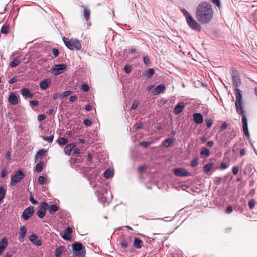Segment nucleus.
<instances>
[{"label":"nucleus","instance_id":"27","mask_svg":"<svg viewBox=\"0 0 257 257\" xmlns=\"http://www.w3.org/2000/svg\"><path fill=\"white\" fill-rule=\"evenodd\" d=\"M143 245V242L142 240L138 237H135L134 239V246L137 248H140Z\"/></svg>","mask_w":257,"mask_h":257},{"label":"nucleus","instance_id":"26","mask_svg":"<svg viewBox=\"0 0 257 257\" xmlns=\"http://www.w3.org/2000/svg\"><path fill=\"white\" fill-rule=\"evenodd\" d=\"M200 156L202 158L208 157L210 155L209 150L206 148H203L200 152Z\"/></svg>","mask_w":257,"mask_h":257},{"label":"nucleus","instance_id":"48","mask_svg":"<svg viewBox=\"0 0 257 257\" xmlns=\"http://www.w3.org/2000/svg\"><path fill=\"white\" fill-rule=\"evenodd\" d=\"M45 151L43 149L40 150L36 154V158L42 156L45 154Z\"/></svg>","mask_w":257,"mask_h":257},{"label":"nucleus","instance_id":"41","mask_svg":"<svg viewBox=\"0 0 257 257\" xmlns=\"http://www.w3.org/2000/svg\"><path fill=\"white\" fill-rule=\"evenodd\" d=\"M9 30V26L4 25L1 29V33L3 34H7L8 33Z\"/></svg>","mask_w":257,"mask_h":257},{"label":"nucleus","instance_id":"16","mask_svg":"<svg viewBox=\"0 0 257 257\" xmlns=\"http://www.w3.org/2000/svg\"><path fill=\"white\" fill-rule=\"evenodd\" d=\"M234 92H235V98H236L235 103L243 102L242 100V95L241 91L240 90H239V89L236 88L234 89Z\"/></svg>","mask_w":257,"mask_h":257},{"label":"nucleus","instance_id":"64","mask_svg":"<svg viewBox=\"0 0 257 257\" xmlns=\"http://www.w3.org/2000/svg\"><path fill=\"white\" fill-rule=\"evenodd\" d=\"M134 126L135 127V128L138 130L142 127V123H136Z\"/></svg>","mask_w":257,"mask_h":257},{"label":"nucleus","instance_id":"31","mask_svg":"<svg viewBox=\"0 0 257 257\" xmlns=\"http://www.w3.org/2000/svg\"><path fill=\"white\" fill-rule=\"evenodd\" d=\"M83 14L86 21H87L90 18V11L86 8L84 7Z\"/></svg>","mask_w":257,"mask_h":257},{"label":"nucleus","instance_id":"40","mask_svg":"<svg viewBox=\"0 0 257 257\" xmlns=\"http://www.w3.org/2000/svg\"><path fill=\"white\" fill-rule=\"evenodd\" d=\"M155 71L153 69L150 68L146 71V76L148 77H151L154 74Z\"/></svg>","mask_w":257,"mask_h":257},{"label":"nucleus","instance_id":"51","mask_svg":"<svg viewBox=\"0 0 257 257\" xmlns=\"http://www.w3.org/2000/svg\"><path fill=\"white\" fill-rule=\"evenodd\" d=\"M84 124L87 126H90L92 125L91 121L89 119H85L83 121Z\"/></svg>","mask_w":257,"mask_h":257},{"label":"nucleus","instance_id":"18","mask_svg":"<svg viewBox=\"0 0 257 257\" xmlns=\"http://www.w3.org/2000/svg\"><path fill=\"white\" fill-rule=\"evenodd\" d=\"M166 89V86L164 84L157 85L153 91L154 95H158L163 92Z\"/></svg>","mask_w":257,"mask_h":257},{"label":"nucleus","instance_id":"46","mask_svg":"<svg viewBox=\"0 0 257 257\" xmlns=\"http://www.w3.org/2000/svg\"><path fill=\"white\" fill-rule=\"evenodd\" d=\"M255 204V201L254 199H250L248 202V206L250 209L254 207Z\"/></svg>","mask_w":257,"mask_h":257},{"label":"nucleus","instance_id":"50","mask_svg":"<svg viewBox=\"0 0 257 257\" xmlns=\"http://www.w3.org/2000/svg\"><path fill=\"white\" fill-rule=\"evenodd\" d=\"M124 70L126 73H130L132 70L131 66L126 65L124 66Z\"/></svg>","mask_w":257,"mask_h":257},{"label":"nucleus","instance_id":"19","mask_svg":"<svg viewBox=\"0 0 257 257\" xmlns=\"http://www.w3.org/2000/svg\"><path fill=\"white\" fill-rule=\"evenodd\" d=\"M29 239L34 244L40 246L42 244V242L41 240L39 239L38 237L35 234H33L31 235H30Z\"/></svg>","mask_w":257,"mask_h":257},{"label":"nucleus","instance_id":"6","mask_svg":"<svg viewBox=\"0 0 257 257\" xmlns=\"http://www.w3.org/2000/svg\"><path fill=\"white\" fill-rule=\"evenodd\" d=\"M173 172L174 174L178 177H188L191 176V173L187 170L182 168H175Z\"/></svg>","mask_w":257,"mask_h":257},{"label":"nucleus","instance_id":"47","mask_svg":"<svg viewBox=\"0 0 257 257\" xmlns=\"http://www.w3.org/2000/svg\"><path fill=\"white\" fill-rule=\"evenodd\" d=\"M129 241L127 240L126 239L122 240L121 242V245L122 247L125 248L127 247L128 245Z\"/></svg>","mask_w":257,"mask_h":257},{"label":"nucleus","instance_id":"22","mask_svg":"<svg viewBox=\"0 0 257 257\" xmlns=\"http://www.w3.org/2000/svg\"><path fill=\"white\" fill-rule=\"evenodd\" d=\"M8 244V239L5 237L0 241V252H3Z\"/></svg>","mask_w":257,"mask_h":257},{"label":"nucleus","instance_id":"38","mask_svg":"<svg viewBox=\"0 0 257 257\" xmlns=\"http://www.w3.org/2000/svg\"><path fill=\"white\" fill-rule=\"evenodd\" d=\"M41 137L44 141H47L49 143H52L54 139V135H50V136H48V137L42 136Z\"/></svg>","mask_w":257,"mask_h":257},{"label":"nucleus","instance_id":"32","mask_svg":"<svg viewBox=\"0 0 257 257\" xmlns=\"http://www.w3.org/2000/svg\"><path fill=\"white\" fill-rule=\"evenodd\" d=\"M57 142L59 145L62 146L66 144L68 142V140L67 139L60 137L58 139Z\"/></svg>","mask_w":257,"mask_h":257},{"label":"nucleus","instance_id":"36","mask_svg":"<svg viewBox=\"0 0 257 257\" xmlns=\"http://www.w3.org/2000/svg\"><path fill=\"white\" fill-rule=\"evenodd\" d=\"M73 252L75 254V257H84L86 253V250L74 251Z\"/></svg>","mask_w":257,"mask_h":257},{"label":"nucleus","instance_id":"57","mask_svg":"<svg viewBox=\"0 0 257 257\" xmlns=\"http://www.w3.org/2000/svg\"><path fill=\"white\" fill-rule=\"evenodd\" d=\"M138 106V103L137 101H135L131 106V109H136Z\"/></svg>","mask_w":257,"mask_h":257},{"label":"nucleus","instance_id":"3","mask_svg":"<svg viewBox=\"0 0 257 257\" xmlns=\"http://www.w3.org/2000/svg\"><path fill=\"white\" fill-rule=\"evenodd\" d=\"M187 23L189 27L192 30L197 31L201 30V27L200 25L193 18L191 17H188V19L186 20Z\"/></svg>","mask_w":257,"mask_h":257},{"label":"nucleus","instance_id":"25","mask_svg":"<svg viewBox=\"0 0 257 257\" xmlns=\"http://www.w3.org/2000/svg\"><path fill=\"white\" fill-rule=\"evenodd\" d=\"M76 147L75 143H71L66 146L64 149L65 154L67 155H70L72 149Z\"/></svg>","mask_w":257,"mask_h":257},{"label":"nucleus","instance_id":"17","mask_svg":"<svg viewBox=\"0 0 257 257\" xmlns=\"http://www.w3.org/2000/svg\"><path fill=\"white\" fill-rule=\"evenodd\" d=\"M185 107V104L183 102L178 103L174 108V112L175 114L180 113Z\"/></svg>","mask_w":257,"mask_h":257},{"label":"nucleus","instance_id":"33","mask_svg":"<svg viewBox=\"0 0 257 257\" xmlns=\"http://www.w3.org/2000/svg\"><path fill=\"white\" fill-rule=\"evenodd\" d=\"M173 139H167L163 142V146L166 148H168L173 143Z\"/></svg>","mask_w":257,"mask_h":257},{"label":"nucleus","instance_id":"14","mask_svg":"<svg viewBox=\"0 0 257 257\" xmlns=\"http://www.w3.org/2000/svg\"><path fill=\"white\" fill-rule=\"evenodd\" d=\"M192 116L194 122L197 124H200L203 121V115L200 113H194Z\"/></svg>","mask_w":257,"mask_h":257},{"label":"nucleus","instance_id":"10","mask_svg":"<svg viewBox=\"0 0 257 257\" xmlns=\"http://www.w3.org/2000/svg\"><path fill=\"white\" fill-rule=\"evenodd\" d=\"M242 130L243 133L246 137H249V134L248 130L247 119L245 114L242 115Z\"/></svg>","mask_w":257,"mask_h":257},{"label":"nucleus","instance_id":"21","mask_svg":"<svg viewBox=\"0 0 257 257\" xmlns=\"http://www.w3.org/2000/svg\"><path fill=\"white\" fill-rule=\"evenodd\" d=\"M72 231V229L71 227H67L64 231V234L62 236V237L66 240H69L71 239V235Z\"/></svg>","mask_w":257,"mask_h":257},{"label":"nucleus","instance_id":"34","mask_svg":"<svg viewBox=\"0 0 257 257\" xmlns=\"http://www.w3.org/2000/svg\"><path fill=\"white\" fill-rule=\"evenodd\" d=\"M43 163L41 161L38 163L35 167V172L37 173H40L43 169Z\"/></svg>","mask_w":257,"mask_h":257},{"label":"nucleus","instance_id":"43","mask_svg":"<svg viewBox=\"0 0 257 257\" xmlns=\"http://www.w3.org/2000/svg\"><path fill=\"white\" fill-rule=\"evenodd\" d=\"M80 89L83 91L87 92L89 89V87L86 84H83L81 86Z\"/></svg>","mask_w":257,"mask_h":257},{"label":"nucleus","instance_id":"15","mask_svg":"<svg viewBox=\"0 0 257 257\" xmlns=\"http://www.w3.org/2000/svg\"><path fill=\"white\" fill-rule=\"evenodd\" d=\"M72 248L74 251L86 250L85 246L80 242H74L72 244Z\"/></svg>","mask_w":257,"mask_h":257},{"label":"nucleus","instance_id":"11","mask_svg":"<svg viewBox=\"0 0 257 257\" xmlns=\"http://www.w3.org/2000/svg\"><path fill=\"white\" fill-rule=\"evenodd\" d=\"M232 84L234 86L237 87L241 84L240 79L236 72H233L232 75Z\"/></svg>","mask_w":257,"mask_h":257},{"label":"nucleus","instance_id":"44","mask_svg":"<svg viewBox=\"0 0 257 257\" xmlns=\"http://www.w3.org/2000/svg\"><path fill=\"white\" fill-rule=\"evenodd\" d=\"M198 164V159L197 158L193 159L191 162V166L192 167L196 166Z\"/></svg>","mask_w":257,"mask_h":257},{"label":"nucleus","instance_id":"9","mask_svg":"<svg viewBox=\"0 0 257 257\" xmlns=\"http://www.w3.org/2000/svg\"><path fill=\"white\" fill-rule=\"evenodd\" d=\"M34 212V207L33 206H30L26 208L23 212L22 218L25 220H28L33 215Z\"/></svg>","mask_w":257,"mask_h":257},{"label":"nucleus","instance_id":"30","mask_svg":"<svg viewBox=\"0 0 257 257\" xmlns=\"http://www.w3.org/2000/svg\"><path fill=\"white\" fill-rule=\"evenodd\" d=\"M21 63V60L18 58H15L11 63L10 67L11 68H15L18 66Z\"/></svg>","mask_w":257,"mask_h":257},{"label":"nucleus","instance_id":"61","mask_svg":"<svg viewBox=\"0 0 257 257\" xmlns=\"http://www.w3.org/2000/svg\"><path fill=\"white\" fill-rule=\"evenodd\" d=\"M30 200L31 201V202L33 204H37L38 203V202L34 199V198H33V196L31 195L30 197Z\"/></svg>","mask_w":257,"mask_h":257},{"label":"nucleus","instance_id":"37","mask_svg":"<svg viewBox=\"0 0 257 257\" xmlns=\"http://www.w3.org/2000/svg\"><path fill=\"white\" fill-rule=\"evenodd\" d=\"M58 210V207L56 205H51L49 207V212L51 214L55 213Z\"/></svg>","mask_w":257,"mask_h":257},{"label":"nucleus","instance_id":"52","mask_svg":"<svg viewBox=\"0 0 257 257\" xmlns=\"http://www.w3.org/2000/svg\"><path fill=\"white\" fill-rule=\"evenodd\" d=\"M228 167V164H226L225 162H222L220 165V169L221 170H224L226 169Z\"/></svg>","mask_w":257,"mask_h":257},{"label":"nucleus","instance_id":"12","mask_svg":"<svg viewBox=\"0 0 257 257\" xmlns=\"http://www.w3.org/2000/svg\"><path fill=\"white\" fill-rule=\"evenodd\" d=\"M235 106L236 112L239 115H244L245 113V111L243 107V102L242 103H235Z\"/></svg>","mask_w":257,"mask_h":257},{"label":"nucleus","instance_id":"59","mask_svg":"<svg viewBox=\"0 0 257 257\" xmlns=\"http://www.w3.org/2000/svg\"><path fill=\"white\" fill-rule=\"evenodd\" d=\"M212 2L218 7H220V0H211Z\"/></svg>","mask_w":257,"mask_h":257},{"label":"nucleus","instance_id":"42","mask_svg":"<svg viewBox=\"0 0 257 257\" xmlns=\"http://www.w3.org/2000/svg\"><path fill=\"white\" fill-rule=\"evenodd\" d=\"M71 93H72L71 91H70V90L65 91L63 93H62L60 95V96L61 98H63L65 97L70 95Z\"/></svg>","mask_w":257,"mask_h":257},{"label":"nucleus","instance_id":"28","mask_svg":"<svg viewBox=\"0 0 257 257\" xmlns=\"http://www.w3.org/2000/svg\"><path fill=\"white\" fill-rule=\"evenodd\" d=\"M114 171L113 169H107L103 173V176L105 178H109L113 176Z\"/></svg>","mask_w":257,"mask_h":257},{"label":"nucleus","instance_id":"1","mask_svg":"<svg viewBox=\"0 0 257 257\" xmlns=\"http://www.w3.org/2000/svg\"><path fill=\"white\" fill-rule=\"evenodd\" d=\"M213 14L211 5L208 3L202 2L196 8L195 17L198 22L205 24L211 20Z\"/></svg>","mask_w":257,"mask_h":257},{"label":"nucleus","instance_id":"58","mask_svg":"<svg viewBox=\"0 0 257 257\" xmlns=\"http://www.w3.org/2000/svg\"><path fill=\"white\" fill-rule=\"evenodd\" d=\"M238 168L237 166H234L232 168V173L234 175H236L238 173Z\"/></svg>","mask_w":257,"mask_h":257},{"label":"nucleus","instance_id":"8","mask_svg":"<svg viewBox=\"0 0 257 257\" xmlns=\"http://www.w3.org/2000/svg\"><path fill=\"white\" fill-rule=\"evenodd\" d=\"M48 207L47 203L46 202H42L39 207V209L37 212V214L40 218H43L46 213V209Z\"/></svg>","mask_w":257,"mask_h":257},{"label":"nucleus","instance_id":"2","mask_svg":"<svg viewBox=\"0 0 257 257\" xmlns=\"http://www.w3.org/2000/svg\"><path fill=\"white\" fill-rule=\"evenodd\" d=\"M63 40L65 46L71 50H80L81 49L82 46L78 39L64 38Z\"/></svg>","mask_w":257,"mask_h":257},{"label":"nucleus","instance_id":"53","mask_svg":"<svg viewBox=\"0 0 257 257\" xmlns=\"http://www.w3.org/2000/svg\"><path fill=\"white\" fill-rule=\"evenodd\" d=\"M8 174L7 170L6 169H3L1 172V177L2 178L5 177Z\"/></svg>","mask_w":257,"mask_h":257},{"label":"nucleus","instance_id":"7","mask_svg":"<svg viewBox=\"0 0 257 257\" xmlns=\"http://www.w3.org/2000/svg\"><path fill=\"white\" fill-rule=\"evenodd\" d=\"M107 193V189L106 187H102L99 191H97V195L98 200L102 203L106 201V194Z\"/></svg>","mask_w":257,"mask_h":257},{"label":"nucleus","instance_id":"29","mask_svg":"<svg viewBox=\"0 0 257 257\" xmlns=\"http://www.w3.org/2000/svg\"><path fill=\"white\" fill-rule=\"evenodd\" d=\"M64 251V247L63 246H59L57 247L55 250V257H60L62 252Z\"/></svg>","mask_w":257,"mask_h":257},{"label":"nucleus","instance_id":"49","mask_svg":"<svg viewBox=\"0 0 257 257\" xmlns=\"http://www.w3.org/2000/svg\"><path fill=\"white\" fill-rule=\"evenodd\" d=\"M45 181V178L43 176H40L38 178V183L40 185H42L44 183Z\"/></svg>","mask_w":257,"mask_h":257},{"label":"nucleus","instance_id":"56","mask_svg":"<svg viewBox=\"0 0 257 257\" xmlns=\"http://www.w3.org/2000/svg\"><path fill=\"white\" fill-rule=\"evenodd\" d=\"M143 61L145 64L148 65L150 63V60L148 56H144Z\"/></svg>","mask_w":257,"mask_h":257},{"label":"nucleus","instance_id":"39","mask_svg":"<svg viewBox=\"0 0 257 257\" xmlns=\"http://www.w3.org/2000/svg\"><path fill=\"white\" fill-rule=\"evenodd\" d=\"M5 195L6 191L5 188L2 186L0 187V201L5 198Z\"/></svg>","mask_w":257,"mask_h":257},{"label":"nucleus","instance_id":"23","mask_svg":"<svg viewBox=\"0 0 257 257\" xmlns=\"http://www.w3.org/2000/svg\"><path fill=\"white\" fill-rule=\"evenodd\" d=\"M27 233V229L26 228L23 226L20 228V232H19V240L20 241H23L24 238Z\"/></svg>","mask_w":257,"mask_h":257},{"label":"nucleus","instance_id":"55","mask_svg":"<svg viewBox=\"0 0 257 257\" xmlns=\"http://www.w3.org/2000/svg\"><path fill=\"white\" fill-rule=\"evenodd\" d=\"M205 121L206 122V125H207V127H210L212 126V124L213 123L212 120L210 119H206Z\"/></svg>","mask_w":257,"mask_h":257},{"label":"nucleus","instance_id":"54","mask_svg":"<svg viewBox=\"0 0 257 257\" xmlns=\"http://www.w3.org/2000/svg\"><path fill=\"white\" fill-rule=\"evenodd\" d=\"M140 144V146L144 148H147L150 145V143L148 142H142Z\"/></svg>","mask_w":257,"mask_h":257},{"label":"nucleus","instance_id":"24","mask_svg":"<svg viewBox=\"0 0 257 257\" xmlns=\"http://www.w3.org/2000/svg\"><path fill=\"white\" fill-rule=\"evenodd\" d=\"M51 83V80L49 79H45L40 82V87L42 89H46L48 86L50 85Z\"/></svg>","mask_w":257,"mask_h":257},{"label":"nucleus","instance_id":"45","mask_svg":"<svg viewBox=\"0 0 257 257\" xmlns=\"http://www.w3.org/2000/svg\"><path fill=\"white\" fill-rule=\"evenodd\" d=\"M181 12L182 13L183 15L185 17L186 20L188 19V17H189L191 16V15L190 14H189L188 13V12L185 9H182L181 10Z\"/></svg>","mask_w":257,"mask_h":257},{"label":"nucleus","instance_id":"35","mask_svg":"<svg viewBox=\"0 0 257 257\" xmlns=\"http://www.w3.org/2000/svg\"><path fill=\"white\" fill-rule=\"evenodd\" d=\"M212 167V164L208 163L203 167V171L205 173L209 172Z\"/></svg>","mask_w":257,"mask_h":257},{"label":"nucleus","instance_id":"4","mask_svg":"<svg viewBox=\"0 0 257 257\" xmlns=\"http://www.w3.org/2000/svg\"><path fill=\"white\" fill-rule=\"evenodd\" d=\"M25 175L21 170L16 172L15 174L11 177V185L12 186L15 185L17 183L20 182L24 177Z\"/></svg>","mask_w":257,"mask_h":257},{"label":"nucleus","instance_id":"20","mask_svg":"<svg viewBox=\"0 0 257 257\" xmlns=\"http://www.w3.org/2000/svg\"><path fill=\"white\" fill-rule=\"evenodd\" d=\"M21 91L22 95L26 98H32L34 96L28 88H23L21 89Z\"/></svg>","mask_w":257,"mask_h":257},{"label":"nucleus","instance_id":"62","mask_svg":"<svg viewBox=\"0 0 257 257\" xmlns=\"http://www.w3.org/2000/svg\"><path fill=\"white\" fill-rule=\"evenodd\" d=\"M45 118V115L44 114H40L38 116V120L39 121L43 120Z\"/></svg>","mask_w":257,"mask_h":257},{"label":"nucleus","instance_id":"60","mask_svg":"<svg viewBox=\"0 0 257 257\" xmlns=\"http://www.w3.org/2000/svg\"><path fill=\"white\" fill-rule=\"evenodd\" d=\"M52 54L54 55L55 57H57L59 55V51L57 49H53L52 50Z\"/></svg>","mask_w":257,"mask_h":257},{"label":"nucleus","instance_id":"63","mask_svg":"<svg viewBox=\"0 0 257 257\" xmlns=\"http://www.w3.org/2000/svg\"><path fill=\"white\" fill-rule=\"evenodd\" d=\"M232 211V207L231 206H229L227 207L225 210V212L226 213H230Z\"/></svg>","mask_w":257,"mask_h":257},{"label":"nucleus","instance_id":"13","mask_svg":"<svg viewBox=\"0 0 257 257\" xmlns=\"http://www.w3.org/2000/svg\"><path fill=\"white\" fill-rule=\"evenodd\" d=\"M9 102L12 105H15L18 103V97L15 92H11L8 98Z\"/></svg>","mask_w":257,"mask_h":257},{"label":"nucleus","instance_id":"5","mask_svg":"<svg viewBox=\"0 0 257 257\" xmlns=\"http://www.w3.org/2000/svg\"><path fill=\"white\" fill-rule=\"evenodd\" d=\"M66 68L67 65L66 64H57L52 67V72L54 75L56 76L62 73Z\"/></svg>","mask_w":257,"mask_h":257}]
</instances>
